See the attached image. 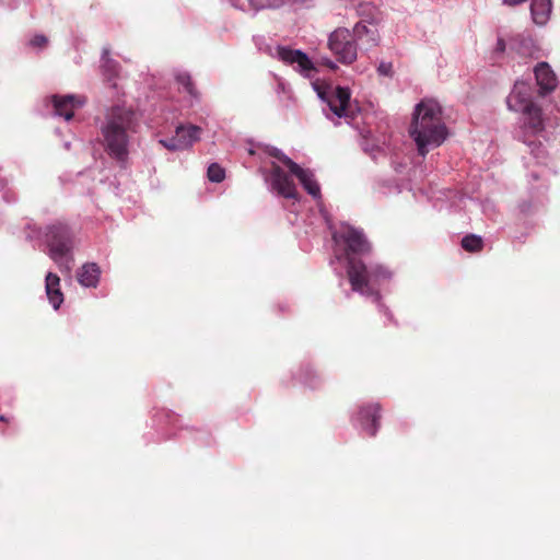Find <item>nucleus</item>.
<instances>
[{
	"mask_svg": "<svg viewBox=\"0 0 560 560\" xmlns=\"http://www.w3.org/2000/svg\"><path fill=\"white\" fill-rule=\"evenodd\" d=\"M358 15L360 18L358 23L366 25H377L382 20L381 11L373 3H360L358 7Z\"/></svg>",
	"mask_w": 560,
	"mask_h": 560,
	"instance_id": "obj_21",
	"label": "nucleus"
},
{
	"mask_svg": "<svg viewBox=\"0 0 560 560\" xmlns=\"http://www.w3.org/2000/svg\"><path fill=\"white\" fill-rule=\"evenodd\" d=\"M271 187L287 199H296L298 190L293 179L275 162L271 163L270 171Z\"/></svg>",
	"mask_w": 560,
	"mask_h": 560,
	"instance_id": "obj_9",
	"label": "nucleus"
},
{
	"mask_svg": "<svg viewBox=\"0 0 560 560\" xmlns=\"http://www.w3.org/2000/svg\"><path fill=\"white\" fill-rule=\"evenodd\" d=\"M534 72L540 95H546L557 88V77L547 62H539Z\"/></svg>",
	"mask_w": 560,
	"mask_h": 560,
	"instance_id": "obj_13",
	"label": "nucleus"
},
{
	"mask_svg": "<svg viewBox=\"0 0 560 560\" xmlns=\"http://www.w3.org/2000/svg\"><path fill=\"white\" fill-rule=\"evenodd\" d=\"M325 66H327V67H328V68H330L331 70L337 69L336 63H335L334 61L329 60V59H327V60L325 61Z\"/></svg>",
	"mask_w": 560,
	"mask_h": 560,
	"instance_id": "obj_32",
	"label": "nucleus"
},
{
	"mask_svg": "<svg viewBox=\"0 0 560 560\" xmlns=\"http://www.w3.org/2000/svg\"><path fill=\"white\" fill-rule=\"evenodd\" d=\"M462 247L469 253H479L483 248V241L476 234H468L463 237Z\"/></svg>",
	"mask_w": 560,
	"mask_h": 560,
	"instance_id": "obj_22",
	"label": "nucleus"
},
{
	"mask_svg": "<svg viewBox=\"0 0 560 560\" xmlns=\"http://www.w3.org/2000/svg\"><path fill=\"white\" fill-rule=\"evenodd\" d=\"M139 126V116L131 107L116 105L105 114L100 128L102 144L109 158L121 166L128 161L132 137Z\"/></svg>",
	"mask_w": 560,
	"mask_h": 560,
	"instance_id": "obj_1",
	"label": "nucleus"
},
{
	"mask_svg": "<svg viewBox=\"0 0 560 560\" xmlns=\"http://www.w3.org/2000/svg\"><path fill=\"white\" fill-rule=\"evenodd\" d=\"M359 419L362 428L370 436H374L380 427L381 407L380 405H369L362 407L359 412Z\"/></svg>",
	"mask_w": 560,
	"mask_h": 560,
	"instance_id": "obj_14",
	"label": "nucleus"
},
{
	"mask_svg": "<svg viewBox=\"0 0 560 560\" xmlns=\"http://www.w3.org/2000/svg\"><path fill=\"white\" fill-rule=\"evenodd\" d=\"M101 270L96 264H85L78 271L80 284L88 288H95L100 280Z\"/></svg>",
	"mask_w": 560,
	"mask_h": 560,
	"instance_id": "obj_20",
	"label": "nucleus"
},
{
	"mask_svg": "<svg viewBox=\"0 0 560 560\" xmlns=\"http://www.w3.org/2000/svg\"><path fill=\"white\" fill-rule=\"evenodd\" d=\"M552 2L551 0H532L530 12L533 21L537 25H545L549 20L551 13Z\"/></svg>",
	"mask_w": 560,
	"mask_h": 560,
	"instance_id": "obj_19",
	"label": "nucleus"
},
{
	"mask_svg": "<svg viewBox=\"0 0 560 560\" xmlns=\"http://www.w3.org/2000/svg\"><path fill=\"white\" fill-rule=\"evenodd\" d=\"M292 166L291 174L296 176L304 189L314 198L320 196V188L316 179L314 178V174L310 170L302 168L296 163H290Z\"/></svg>",
	"mask_w": 560,
	"mask_h": 560,
	"instance_id": "obj_17",
	"label": "nucleus"
},
{
	"mask_svg": "<svg viewBox=\"0 0 560 560\" xmlns=\"http://www.w3.org/2000/svg\"><path fill=\"white\" fill-rule=\"evenodd\" d=\"M506 103L508 107L514 112L524 109L527 104H535L530 97V86L525 82H516Z\"/></svg>",
	"mask_w": 560,
	"mask_h": 560,
	"instance_id": "obj_12",
	"label": "nucleus"
},
{
	"mask_svg": "<svg viewBox=\"0 0 560 560\" xmlns=\"http://www.w3.org/2000/svg\"><path fill=\"white\" fill-rule=\"evenodd\" d=\"M334 240L345 244L347 264H349L351 258H358V256H364L371 252V244L362 230L349 225L343 228L340 232L335 233Z\"/></svg>",
	"mask_w": 560,
	"mask_h": 560,
	"instance_id": "obj_6",
	"label": "nucleus"
},
{
	"mask_svg": "<svg viewBox=\"0 0 560 560\" xmlns=\"http://www.w3.org/2000/svg\"><path fill=\"white\" fill-rule=\"evenodd\" d=\"M85 98L77 95H63L52 96V104L55 113L58 116L63 117L66 120H70L74 115V109L83 106Z\"/></svg>",
	"mask_w": 560,
	"mask_h": 560,
	"instance_id": "obj_11",
	"label": "nucleus"
},
{
	"mask_svg": "<svg viewBox=\"0 0 560 560\" xmlns=\"http://www.w3.org/2000/svg\"><path fill=\"white\" fill-rule=\"evenodd\" d=\"M355 40L349 30L337 28L329 35L328 47L339 62L351 65L358 57Z\"/></svg>",
	"mask_w": 560,
	"mask_h": 560,
	"instance_id": "obj_5",
	"label": "nucleus"
},
{
	"mask_svg": "<svg viewBox=\"0 0 560 560\" xmlns=\"http://www.w3.org/2000/svg\"><path fill=\"white\" fill-rule=\"evenodd\" d=\"M505 42L503 38H499L495 46V52L503 54L505 51Z\"/></svg>",
	"mask_w": 560,
	"mask_h": 560,
	"instance_id": "obj_30",
	"label": "nucleus"
},
{
	"mask_svg": "<svg viewBox=\"0 0 560 560\" xmlns=\"http://www.w3.org/2000/svg\"><path fill=\"white\" fill-rule=\"evenodd\" d=\"M270 155L276 158L277 160H279L283 165H285L290 173L292 172V166L290 163H295L293 160H291L289 156H287L285 154H283L280 150L278 149H273L271 152H270Z\"/></svg>",
	"mask_w": 560,
	"mask_h": 560,
	"instance_id": "obj_27",
	"label": "nucleus"
},
{
	"mask_svg": "<svg viewBox=\"0 0 560 560\" xmlns=\"http://www.w3.org/2000/svg\"><path fill=\"white\" fill-rule=\"evenodd\" d=\"M102 68L107 73L108 79L116 77L118 73V63L109 58V49L104 48L102 54Z\"/></svg>",
	"mask_w": 560,
	"mask_h": 560,
	"instance_id": "obj_23",
	"label": "nucleus"
},
{
	"mask_svg": "<svg viewBox=\"0 0 560 560\" xmlns=\"http://www.w3.org/2000/svg\"><path fill=\"white\" fill-rule=\"evenodd\" d=\"M176 81L179 85H182L185 91L192 97H198V92L195 88V84L188 73H179L176 75Z\"/></svg>",
	"mask_w": 560,
	"mask_h": 560,
	"instance_id": "obj_24",
	"label": "nucleus"
},
{
	"mask_svg": "<svg viewBox=\"0 0 560 560\" xmlns=\"http://www.w3.org/2000/svg\"><path fill=\"white\" fill-rule=\"evenodd\" d=\"M377 72L381 75L393 77V65L392 62L382 61L377 67Z\"/></svg>",
	"mask_w": 560,
	"mask_h": 560,
	"instance_id": "obj_28",
	"label": "nucleus"
},
{
	"mask_svg": "<svg viewBox=\"0 0 560 560\" xmlns=\"http://www.w3.org/2000/svg\"><path fill=\"white\" fill-rule=\"evenodd\" d=\"M353 36L357 40L362 43L365 49L378 46L381 40L377 25L357 23L353 27Z\"/></svg>",
	"mask_w": 560,
	"mask_h": 560,
	"instance_id": "obj_15",
	"label": "nucleus"
},
{
	"mask_svg": "<svg viewBox=\"0 0 560 560\" xmlns=\"http://www.w3.org/2000/svg\"><path fill=\"white\" fill-rule=\"evenodd\" d=\"M319 96L325 100L330 110L338 117H352L350 110L351 93L348 88L337 86L329 95L319 93Z\"/></svg>",
	"mask_w": 560,
	"mask_h": 560,
	"instance_id": "obj_8",
	"label": "nucleus"
},
{
	"mask_svg": "<svg viewBox=\"0 0 560 560\" xmlns=\"http://www.w3.org/2000/svg\"><path fill=\"white\" fill-rule=\"evenodd\" d=\"M347 278L353 292L381 299L380 285L392 278V272L382 265L368 267L360 258H351L346 267Z\"/></svg>",
	"mask_w": 560,
	"mask_h": 560,
	"instance_id": "obj_3",
	"label": "nucleus"
},
{
	"mask_svg": "<svg viewBox=\"0 0 560 560\" xmlns=\"http://www.w3.org/2000/svg\"><path fill=\"white\" fill-rule=\"evenodd\" d=\"M277 52L280 60L289 65L296 63L300 67L301 71H310L314 69L313 63L307 57V55L301 50H293L287 47H279Z\"/></svg>",
	"mask_w": 560,
	"mask_h": 560,
	"instance_id": "obj_16",
	"label": "nucleus"
},
{
	"mask_svg": "<svg viewBox=\"0 0 560 560\" xmlns=\"http://www.w3.org/2000/svg\"><path fill=\"white\" fill-rule=\"evenodd\" d=\"M47 43H48V39H47V37H46V36H44V35H35V36L31 39V42H30L31 46H33V47H37V48H43V47H45V46L47 45Z\"/></svg>",
	"mask_w": 560,
	"mask_h": 560,
	"instance_id": "obj_29",
	"label": "nucleus"
},
{
	"mask_svg": "<svg viewBox=\"0 0 560 560\" xmlns=\"http://www.w3.org/2000/svg\"><path fill=\"white\" fill-rule=\"evenodd\" d=\"M522 113V129L532 135H537L545 129L542 110L537 104H527Z\"/></svg>",
	"mask_w": 560,
	"mask_h": 560,
	"instance_id": "obj_10",
	"label": "nucleus"
},
{
	"mask_svg": "<svg viewBox=\"0 0 560 560\" xmlns=\"http://www.w3.org/2000/svg\"><path fill=\"white\" fill-rule=\"evenodd\" d=\"M201 128L195 125H179L176 127L175 136L168 139H161L159 143L170 151H182L189 149L199 141Z\"/></svg>",
	"mask_w": 560,
	"mask_h": 560,
	"instance_id": "obj_7",
	"label": "nucleus"
},
{
	"mask_svg": "<svg viewBox=\"0 0 560 560\" xmlns=\"http://www.w3.org/2000/svg\"><path fill=\"white\" fill-rule=\"evenodd\" d=\"M207 176L210 182L221 183L225 178V171L218 163L209 165Z\"/></svg>",
	"mask_w": 560,
	"mask_h": 560,
	"instance_id": "obj_25",
	"label": "nucleus"
},
{
	"mask_svg": "<svg viewBox=\"0 0 560 560\" xmlns=\"http://www.w3.org/2000/svg\"><path fill=\"white\" fill-rule=\"evenodd\" d=\"M525 1L526 0H504V3L508 5L514 7V5L521 4Z\"/></svg>",
	"mask_w": 560,
	"mask_h": 560,
	"instance_id": "obj_31",
	"label": "nucleus"
},
{
	"mask_svg": "<svg viewBox=\"0 0 560 560\" xmlns=\"http://www.w3.org/2000/svg\"><path fill=\"white\" fill-rule=\"evenodd\" d=\"M409 133L422 156L429 152V147H439L444 142L447 128L442 120L441 106L435 101L424 100L416 106Z\"/></svg>",
	"mask_w": 560,
	"mask_h": 560,
	"instance_id": "obj_2",
	"label": "nucleus"
},
{
	"mask_svg": "<svg viewBox=\"0 0 560 560\" xmlns=\"http://www.w3.org/2000/svg\"><path fill=\"white\" fill-rule=\"evenodd\" d=\"M46 240L49 247V255L60 267L70 269V260L68 257L72 248V233L68 225L56 223L47 228Z\"/></svg>",
	"mask_w": 560,
	"mask_h": 560,
	"instance_id": "obj_4",
	"label": "nucleus"
},
{
	"mask_svg": "<svg viewBox=\"0 0 560 560\" xmlns=\"http://www.w3.org/2000/svg\"><path fill=\"white\" fill-rule=\"evenodd\" d=\"M248 3L252 9L259 11L278 8L282 3V0H248Z\"/></svg>",
	"mask_w": 560,
	"mask_h": 560,
	"instance_id": "obj_26",
	"label": "nucleus"
},
{
	"mask_svg": "<svg viewBox=\"0 0 560 560\" xmlns=\"http://www.w3.org/2000/svg\"><path fill=\"white\" fill-rule=\"evenodd\" d=\"M46 294L55 310L63 302V294L60 290V278L52 272L46 276Z\"/></svg>",
	"mask_w": 560,
	"mask_h": 560,
	"instance_id": "obj_18",
	"label": "nucleus"
}]
</instances>
